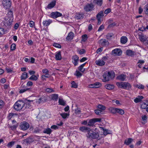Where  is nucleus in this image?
Returning <instances> with one entry per match:
<instances>
[{"instance_id": "nucleus-4", "label": "nucleus", "mask_w": 148, "mask_h": 148, "mask_svg": "<svg viewBox=\"0 0 148 148\" xmlns=\"http://www.w3.org/2000/svg\"><path fill=\"white\" fill-rule=\"evenodd\" d=\"M116 85L119 88L126 90H129L131 87V84L127 82H117Z\"/></svg>"}, {"instance_id": "nucleus-2", "label": "nucleus", "mask_w": 148, "mask_h": 148, "mask_svg": "<svg viewBox=\"0 0 148 148\" xmlns=\"http://www.w3.org/2000/svg\"><path fill=\"white\" fill-rule=\"evenodd\" d=\"M13 15L12 12L10 10L9 11L7 15L5 16L1 25L7 29H10L13 20Z\"/></svg>"}, {"instance_id": "nucleus-35", "label": "nucleus", "mask_w": 148, "mask_h": 148, "mask_svg": "<svg viewBox=\"0 0 148 148\" xmlns=\"http://www.w3.org/2000/svg\"><path fill=\"white\" fill-rule=\"evenodd\" d=\"M51 132V130L49 128H47L45 130L43 131V132L44 133H46L47 134H50Z\"/></svg>"}, {"instance_id": "nucleus-55", "label": "nucleus", "mask_w": 148, "mask_h": 148, "mask_svg": "<svg viewBox=\"0 0 148 148\" xmlns=\"http://www.w3.org/2000/svg\"><path fill=\"white\" fill-rule=\"evenodd\" d=\"M53 45L54 47L58 48H61V45L57 43H54Z\"/></svg>"}, {"instance_id": "nucleus-22", "label": "nucleus", "mask_w": 148, "mask_h": 148, "mask_svg": "<svg viewBox=\"0 0 148 148\" xmlns=\"http://www.w3.org/2000/svg\"><path fill=\"white\" fill-rule=\"evenodd\" d=\"M62 57L61 54V52L59 51L56 53L55 55V59L56 60H61Z\"/></svg>"}, {"instance_id": "nucleus-40", "label": "nucleus", "mask_w": 148, "mask_h": 148, "mask_svg": "<svg viewBox=\"0 0 148 148\" xmlns=\"http://www.w3.org/2000/svg\"><path fill=\"white\" fill-rule=\"evenodd\" d=\"M30 89V88H20L19 93H23L27 90H28Z\"/></svg>"}, {"instance_id": "nucleus-43", "label": "nucleus", "mask_w": 148, "mask_h": 148, "mask_svg": "<svg viewBox=\"0 0 148 148\" xmlns=\"http://www.w3.org/2000/svg\"><path fill=\"white\" fill-rule=\"evenodd\" d=\"M113 35L114 34L112 33H108L106 35V38L108 40H110Z\"/></svg>"}, {"instance_id": "nucleus-61", "label": "nucleus", "mask_w": 148, "mask_h": 148, "mask_svg": "<svg viewBox=\"0 0 148 148\" xmlns=\"http://www.w3.org/2000/svg\"><path fill=\"white\" fill-rule=\"evenodd\" d=\"M4 33V30L2 28H0V36Z\"/></svg>"}, {"instance_id": "nucleus-53", "label": "nucleus", "mask_w": 148, "mask_h": 148, "mask_svg": "<svg viewBox=\"0 0 148 148\" xmlns=\"http://www.w3.org/2000/svg\"><path fill=\"white\" fill-rule=\"evenodd\" d=\"M82 40L84 41H85L87 39V35L86 34H84L82 36Z\"/></svg>"}, {"instance_id": "nucleus-14", "label": "nucleus", "mask_w": 148, "mask_h": 148, "mask_svg": "<svg viewBox=\"0 0 148 148\" xmlns=\"http://www.w3.org/2000/svg\"><path fill=\"white\" fill-rule=\"evenodd\" d=\"M148 107V100L143 102L140 105V107L143 109H146Z\"/></svg>"}, {"instance_id": "nucleus-44", "label": "nucleus", "mask_w": 148, "mask_h": 148, "mask_svg": "<svg viewBox=\"0 0 148 148\" xmlns=\"http://www.w3.org/2000/svg\"><path fill=\"white\" fill-rule=\"evenodd\" d=\"M133 139H125L124 143L126 145H128L130 144L132 141Z\"/></svg>"}, {"instance_id": "nucleus-58", "label": "nucleus", "mask_w": 148, "mask_h": 148, "mask_svg": "<svg viewBox=\"0 0 148 148\" xmlns=\"http://www.w3.org/2000/svg\"><path fill=\"white\" fill-rule=\"evenodd\" d=\"M29 26L31 27H32L35 26V24L34 22L32 21H31L29 22Z\"/></svg>"}, {"instance_id": "nucleus-64", "label": "nucleus", "mask_w": 148, "mask_h": 148, "mask_svg": "<svg viewBox=\"0 0 148 148\" xmlns=\"http://www.w3.org/2000/svg\"><path fill=\"white\" fill-rule=\"evenodd\" d=\"M58 127L57 126V125H53L51 126V128L52 129H53L54 130H56V129H58Z\"/></svg>"}, {"instance_id": "nucleus-3", "label": "nucleus", "mask_w": 148, "mask_h": 148, "mask_svg": "<svg viewBox=\"0 0 148 148\" xmlns=\"http://www.w3.org/2000/svg\"><path fill=\"white\" fill-rule=\"evenodd\" d=\"M115 76V73L113 71L105 72L103 75V81L106 82L108 81L111 79L114 78Z\"/></svg>"}, {"instance_id": "nucleus-50", "label": "nucleus", "mask_w": 148, "mask_h": 148, "mask_svg": "<svg viewBox=\"0 0 148 148\" xmlns=\"http://www.w3.org/2000/svg\"><path fill=\"white\" fill-rule=\"evenodd\" d=\"M14 115V114L13 113H10L9 114L8 116V120H10Z\"/></svg>"}, {"instance_id": "nucleus-28", "label": "nucleus", "mask_w": 148, "mask_h": 148, "mask_svg": "<svg viewBox=\"0 0 148 148\" xmlns=\"http://www.w3.org/2000/svg\"><path fill=\"white\" fill-rule=\"evenodd\" d=\"M60 115L63 119H66V118H68L69 114V113L64 112L61 113Z\"/></svg>"}, {"instance_id": "nucleus-20", "label": "nucleus", "mask_w": 148, "mask_h": 148, "mask_svg": "<svg viewBox=\"0 0 148 148\" xmlns=\"http://www.w3.org/2000/svg\"><path fill=\"white\" fill-rule=\"evenodd\" d=\"M56 1L54 0L52 2L49 4L47 6V8L49 9H51L53 8L56 5Z\"/></svg>"}, {"instance_id": "nucleus-1", "label": "nucleus", "mask_w": 148, "mask_h": 148, "mask_svg": "<svg viewBox=\"0 0 148 148\" xmlns=\"http://www.w3.org/2000/svg\"><path fill=\"white\" fill-rule=\"evenodd\" d=\"M79 130L83 132L86 133L88 138L91 139H97L99 137V134L97 132H94L90 128L86 126H82L79 127Z\"/></svg>"}, {"instance_id": "nucleus-33", "label": "nucleus", "mask_w": 148, "mask_h": 148, "mask_svg": "<svg viewBox=\"0 0 148 148\" xmlns=\"http://www.w3.org/2000/svg\"><path fill=\"white\" fill-rule=\"evenodd\" d=\"M95 123L94 119H91L88 121L87 125L90 126H93Z\"/></svg>"}, {"instance_id": "nucleus-17", "label": "nucleus", "mask_w": 148, "mask_h": 148, "mask_svg": "<svg viewBox=\"0 0 148 148\" xmlns=\"http://www.w3.org/2000/svg\"><path fill=\"white\" fill-rule=\"evenodd\" d=\"M138 38L140 41L143 42L145 41L147 39V38L146 36H145L143 34H139Z\"/></svg>"}, {"instance_id": "nucleus-60", "label": "nucleus", "mask_w": 148, "mask_h": 148, "mask_svg": "<svg viewBox=\"0 0 148 148\" xmlns=\"http://www.w3.org/2000/svg\"><path fill=\"white\" fill-rule=\"evenodd\" d=\"M82 74L79 71L77 70L76 72V75L77 77H80L82 76Z\"/></svg>"}, {"instance_id": "nucleus-54", "label": "nucleus", "mask_w": 148, "mask_h": 148, "mask_svg": "<svg viewBox=\"0 0 148 148\" xmlns=\"http://www.w3.org/2000/svg\"><path fill=\"white\" fill-rule=\"evenodd\" d=\"M14 141H11L8 143L7 144V146L9 147H11L14 145Z\"/></svg>"}, {"instance_id": "nucleus-16", "label": "nucleus", "mask_w": 148, "mask_h": 148, "mask_svg": "<svg viewBox=\"0 0 148 148\" xmlns=\"http://www.w3.org/2000/svg\"><path fill=\"white\" fill-rule=\"evenodd\" d=\"M95 63L98 66H102L105 64V62L104 61H103V60L101 59L96 60Z\"/></svg>"}, {"instance_id": "nucleus-15", "label": "nucleus", "mask_w": 148, "mask_h": 148, "mask_svg": "<svg viewBox=\"0 0 148 148\" xmlns=\"http://www.w3.org/2000/svg\"><path fill=\"white\" fill-rule=\"evenodd\" d=\"M46 97L45 96H42L37 101V103H42L46 101Z\"/></svg>"}, {"instance_id": "nucleus-11", "label": "nucleus", "mask_w": 148, "mask_h": 148, "mask_svg": "<svg viewBox=\"0 0 148 148\" xmlns=\"http://www.w3.org/2000/svg\"><path fill=\"white\" fill-rule=\"evenodd\" d=\"M62 15V14L61 13L58 12H53L51 13V17L54 18L61 16Z\"/></svg>"}, {"instance_id": "nucleus-30", "label": "nucleus", "mask_w": 148, "mask_h": 148, "mask_svg": "<svg viewBox=\"0 0 148 148\" xmlns=\"http://www.w3.org/2000/svg\"><path fill=\"white\" fill-rule=\"evenodd\" d=\"M117 108L114 107H110L109 108V111L112 113L115 114H116V110Z\"/></svg>"}, {"instance_id": "nucleus-9", "label": "nucleus", "mask_w": 148, "mask_h": 148, "mask_svg": "<svg viewBox=\"0 0 148 148\" xmlns=\"http://www.w3.org/2000/svg\"><path fill=\"white\" fill-rule=\"evenodd\" d=\"M94 5L92 4H87L84 7V10L86 12H89L93 10Z\"/></svg>"}, {"instance_id": "nucleus-52", "label": "nucleus", "mask_w": 148, "mask_h": 148, "mask_svg": "<svg viewBox=\"0 0 148 148\" xmlns=\"http://www.w3.org/2000/svg\"><path fill=\"white\" fill-rule=\"evenodd\" d=\"M94 84L95 88H98L101 86V84L99 82H96Z\"/></svg>"}, {"instance_id": "nucleus-36", "label": "nucleus", "mask_w": 148, "mask_h": 148, "mask_svg": "<svg viewBox=\"0 0 148 148\" xmlns=\"http://www.w3.org/2000/svg\"><path fill=\"white\" fill-rule=\"evenodd\" d=\"M58 98V95L56 94H53L51 95V99L53 100L57 101Z\"/></svg>"}, {"instance_id": "nucleus-10", "label": "nucleus", "mask_w": 148, "mask_h": 148, "mask_svg": "<svg viewBox=\"0 0 148 148\" xmlns=\"http://www.w3.org/2000/svg\"><path fill=\"white\" fill-rule=\"evenodd\" d=\"M122 53L121 50L118 48L115 49L112 51V54L114 56H120L121 55Z\"/></svg>"}, {"instance_id": "nucleus-19", "label": "nucleus", "mask_w": 148, "mask_h": 148, "mask_svg": "<svg viewBox=\"0 0 148 148\" xmlns=\"http://www.w3.org/2000/svg\"><path fill=\"white\" fill-rule=\"evenodd\" d=\"M126 75L124 74H121L118 76L117 78L118 79L122 81L125 80L126 78Z\"/></svg>"}, {"instance_id": "nucleus-6", "label": "nucleus", "mask_w": 148, "mask_h": 148, "mask_svg": "<svg viewBox=\"0 0 148 148\" xmlns=\"http://www.w3.org/2000/svg\"><path fill=\"white\" fill-rule=\"evenodd\" d=\"M2 4L3 7L6 9H9L11 5V0H2Z\"/></svg>"}, {"instance_id": "nucleus-8", "label": "nucleus", "mask_w": 148, "mask_h": 148, "mask_svg": "<svg viewBox=\"0 0 148 148\" xmlns=\"http://www.w3.org/2000/svg\"><path fill=\"white\" fill-rule=\"evenodd\" d=\"M20 127L21 130H25L29 128V125L27 122L24 121L21 123Z\"/></svg>"}, {"instance_id": "nucleus-21", "label": "nucleus", "mask_w": 148, "mask_h": 148, "mask_svg": "<svg viewBox=\"0 0 148 148\" xmlns=\"http://www.w3.org/2000/svg\"><path fill=\"white\" fill-rule=\"evenodd\" d=\"M74 36V34L73 33L71 32L68 34L66 37V39L68 40H71L73 38Z\"/></svg>"}, {"instance_id": "nucleus-48", "label": "nucleus", "mask_w": 148, "mask_h": 148, "mask_svg": "<svg viewBox=\"0 0 148 148\" xmlns=\"http://www.w3.org/2000/svg\"><path fill=\"white\" fill-rule=\"evenodd\" d=\"M144 11L145 14L148 15V5L145 6Z\"/></svg>"}, {"instance_id": "nucleus-24", "label": "nucleus", "mask_w": 148, "mask_h": 148, "mask_svg": "<svg viewBox=\"0 0 148 148\" xmlns=\"http://www.w3.org/2000/svg\"><path fill=\"white\" fill-rule=\"evenodd\" d=\"M127 41V38L126 36H123L121 38V43L125 44L126 43Z\"/></svg>"}, {"instance_id": "nucleus-47", "label": "nucleus", "mask_w": 148, "mask_h": 148, "mask_svg": "<svg viewBox=\"0 0 148 148\" xmlns=\"http://www.w3.org/2000/svg\"><path fill=\"white\" fill-rule=\"evenodd\" d=\"M142 120L144 121V123H143L145 124L146 122V120L147 119V117L145 115L142 116Z\"/></svg>"}, {"instance_id": "nucleus-41", "label": "nucleus", "mask_w": 148, "mask_h": 148, "mask_svg": "<svg viewBox=\"0 0 148 148\" xmlns=\"http://www.w3.org/2000/svg\"><path fill=\"white\" fill-rule=\"evenodd\" d=\"M98 107L99 109L101 110L102 111L103 110H105L106 108L105 106L101 104H99L98 106Z\"/></svg>"}, {"instance_id": "nucleus-32", "label": "nucleus", "mask_w": 148, "mask_h": 148, "mask_svg": "<svg viewBox=\"0 0 148 148\" xmlns=\"http://www.w3.org/2000/svg\"><path fill=\"white\" fill-rule=\"evenodd\" d=\"M116 113H118L122 115L124 114V111L122 109L117 108Z\"/></svg>"}, {"instance_id": "nucleus-18", "label": "nucleus", "mask_w": 148, "mask_h": 148, "mask_svg": "<svg viewBox=\"0 0 148 148\" xmlns=\"http://www.w3.org/2000/svg\"><path fill=\"white\" fill-rule=\"evenodd\" d=\"M84 17V14L82 13L76 14L75 16V18L79 20L82 19Z\"/></svg>"}, {"instance_id": "nucleus-63", "label": "nucleus", "mask_w": 148, "mask_h": 148, "mask_svg": "<svg viewBox=\"0 0 148 148\" xmlns=\"http://www.w3.org/2000/svg\"><path fill=\"white\" fill-rule=\"evenodd\" d=\"M111 11V10L110 8H108L106 10L104 11V13L105 14H108L110 13Z\"/></svg>"}, {"instance_id": "nucleus-27", "label": "nucleus", "mask_w": 148, "mask_h": 148, "mask_svg": "<svg viewBox=\"0 0 148 148\" xmlns=\"http://www.w3.org/2000/svg\"><path fill=\"white\" fill-rule=\"evenodd\" d=\"M134 52L130 49L127 50L126 51V54L129 56H132L134 55Z\"/></svg>"}, {"instance_id": "nucleus-59", "label": "nucleus", "mask_w": 148, "mask_h": 148, "mask_svg": "<svg viewBox=\"0 0 148 148\" xmlns=\"http://www.w3.org/2000/svg\"><path fill=\"white\" fill-rule=\"evenodd\" d=\"M104 29V26L103 25H101L99 27V28L98 30V31L100 32V31H101Z\"/></svg>"}, {"instance_id": "nucleus-37", "label": "nucleus", "mask_w": 148, "mask_h": 148, "mask_svg": "<svg viewBox=\"0 0 148 148\" xmlns=\"http://www.w3.org/2000/svg\"><path fill=\"white\" fill-rule=\"evenodd\" d=\"M30 80L36 81L38 79V77L34 75H32L29 78Z\"/></svg>"}, {"instance_id": "nucleus-49", "label": "nucleus", "mask_w": 148, "mask_h": 148, "mask_svg": "<svg viewBox=\"0 0 148 148\" xmlns=\"http://www.w3.org/2000/svg\"><path fill=\"white\" fill-rule=\"evenodd\" d=\"M16 48V45L15 44H12L10 47L11 50L13 51Z\"/></svg>"}, {"instance_id": "nucleus-13", "label": "nucleus", "mask_w": 148, "mask_h": 148, "mask_svg": "<svg viewBox=\"0 0 148 148\" xmlns=\"http://www.w3.org/2000/svg\"><path fill=\"white\" fill-rule=\"evenodd\" d=\"M108 43V41L105 39H101L99 41L100 45L102 46H105Z\"/></svg>"}, {"instance_id": "nucleus-51", "label": "nucleus", "mask_w": 148, "mask_h": 148, "mask_svg": "<svg viewBox=\"0 0 148 148\" xmlns=\"http://www.w3.org/2000/svg\"><path fill=\"white\" fill-rule=\"evenodd\" d=\"M136 87L140 89H143L144 88V86L142 84L137 85Z\"/></svg>"}, {"instance_id": "nucleus-39", "label": "nucleus", "mask_w": 148, "mask_h": 148, "mask_svg": "<svg viewBox=\"0 0 148 148\" xmlns=\"http://www.w3.org/2000/svg\"><path fill=\"white\" fill-rule=\"evenodd\" d=\"M58 102L59 104L62 106H64L66 104L65 102L63 99L60 98L59 99Z\"/></svg>"}, {"instance_id": "nucleus-62", "label": "nucleus", "mask_w": 148, "mask_h": 148, "mask_svg": "<svg viewBox=\"0 0 148 148\" xmlns=\"http://www.w3.org/2000/svg\"><path fill=\"white\" fill-rule=\"evenodd\" d=\"M85 52V50L84 49H81L79 51V53L80 54H82Z\"/></svg>"}, {"instance_id": "nucleus-25", "label": "nucleus", "mask_w": 148, "mask_h": 148, "mask_svg": "<svg viewBox=\"0 0 148 148\" xmlns=\"http://www.w3.org/2000/svg\"><path fill=\"white\" fill-rule=\"evenodd\" d=\"M86 63H84L83 64L81 65L78 68V70L80 71L81 72L83 73L85 71V69L83 67L85 65Z\"/></svg>"}, {"instance_id": "nucleus-12", "label": "nucleus", "mask_w": 148, "mask_h": 148, "mask_svg": "<svg viewBox=\"0 0 148 148\" xmlns=\"http://www.w3.org/2000/svg\"><path fill=\"white\" fill-rule=\"evenodd\" d=\"M72 62L74 65H77L79 61V57L76 55L73 56L72 57Z\"/></svg>"}, {"instance_id": "nucleus-23", "label": "nucleus", "mask_w": 148, "mask_h": 148, "mask_svg": "<svg viewBox=\"0 0 148 148\" xmlns=\"http://www.w3.org/2000/svg\"><path fill=\"white\" fill-rule=\"evenodd\" d=\"M143 98V97L142 96H138V97L134 100V102L136 103H138L140 102Z\"/></svg>"}, {"instance_id": "nucleus-5", "label": "nucleus", "mask_w": 148, "mask_h": 148, "mask_svg": "<svg viewBox=\"0 0 148 148\" xmlns=\"http://www.w3.org/2000/svg\"><path fill=\"white\" fill-rule=\"evenodd\" d=\"M25 103L23 101H17L14 104V108L16 110L19 111L22 109Z\"/></svg>"}, {"instance_id": "nucleus-45", "label": "nucleus", "mask_w": 148, "mask_h": 148, "mask_svg": "<svg viewBox=\"0 0 148 148\" xmlns=\"http://www.w3.org/2000/svg\"><path fill=\"white\" fill-rule=\"evenodd\" d=\"M45 91L46 92L48 93H51L54 92L53 89L49 88H46L45 89Z\"/></svg>"}, {"instance_id": "nucleus-34", "label": "nucleus", "mask_w": 148, "mask_h": 148, "mask_svg": "<svg viewBox=\"0 0 148 148\" xmlns=\"http://www.w3.org/2000/svg\"><path fill=\"white\" fill-rule=\"evenodd\" d=\"M105 88L107 89L110 90L114 88V86L112 84H107L105 86Z\"/></svg>"}, {"instance_id": "nucleus-38", "label": "nucleus", "mask_w": 148, "mask_h": 148, "mask_svg": "<svg viewBox=\"0 0 148 148\" xmlns=\"http://www.w3.org/2000/svg\"><path fill=\"white\" fill-rule=\"evenodd\" d=\"M23 141V143L25 145H28V144H30L33 141L29 140V139H24Z\"/></svg>"}, {"instance_id": "nucleus-46", "label": "nucleus", "mask_w": 148, "mask_h": 148, "mask_svg": "<svg viewBox=\"0 0 148 148\" xmlns=\"http://www.w3.org/2000/svg\"><path fill=\"white\" fill-rule=\"evenodd\" d=\"M95 113L97 115H100L102 114V111L99 109L96 110L95 111Z\"/></svg>"}, {"instance_id": "nucleus-26", "label": "nucleus", "mask_w": 148, "mask_h": 148, "mask_svg": "<svg viewBox=\"0 0 148 148\" xmlns=\"http://www.w3.org/2000/svg\"><path fill=\"white\" fill-rule=\"evenodd\" d=\"M51 22V21L50 19L44 21L43 22V24L44 26H48L50 25Z\"/></svg>"}, {"instance_id": "nucleus-42", "label": "nucleus", "mask_w": 148, "mask_h": 148, "mask_svg": "<svg viewBox=\"0 0 148 148\" xmlns=\"http://www.w3.org/2000/svg\"><path fill=\"white\" fill-rule=\"evenodd\" d=\"M144 62L143 60H139L138 62V67L141 68L142 67V64L144 63Z\"/></svg>"}, {"instance_id": "nucleus-7", "label": "nucleus", "mask_w": 148, "mask_h": 148, "mask_svg": "<svg viewBox=\"0 0 148 148\" xmlns=\"http://www.w3.org/2000/svg\"><path fill=\"white\" fill-rule=\"evenodd\" d=\"M104 12L103 11H101L99 12L96 15V18L98 21V25H100L101 19L104 16Z\"/></svg>"}, {"instance_id": "nucleus-56", "label": "nucleus", "mask_w": 148, "mask_h": 148, "mask_svg": "<svg viewBox=\"0 0 148 148\" xmlns=\"http://www.w3.org/2000/svg\"><path fill=\"white\" fill-rule=\"evenodd\" d=\"M116 25V23L115 22L110 24L108 25V28H111L114 27Z\"/></svg>"}, {"instance_id": "nucleus-31", "label": "nucleus", "mask_w": 148, "mask_h": 148, "mask_svg": "<svg viewBox=\"0 0 148 148\" xmlns=\"http://www.w3.org/2000/svg\"><path fill=\"white\" fill-rule=\"evenodd\" d=\"M27 77V74L26 72H24L21 76V79H25Z\"/></svg>"}, {"instance_id": "nucleus-57", "label": "nucleus", "mask_w": 148, "mask_h": 148, "mask_svg": "<svg viewBox=\"0 0 148 148\" xmlns=\"http://www.w3.org/2000/svg\"><path fill=\"white\" fill-rule=\"evenodd\" d=\"M72 87L76 88L77 87V85L75 83V82L72 81L71 83Z\"/></svg>"}, {"instance_id": "nucleus-29", "label": "nucleus", "mask_w": 148, "mask_h": 148, "mask_svg": "<svg viewBox=\"0 0 148 148\" xmlns=\"http://www.w3.org/2000/svg\"><path fill=\"white\" fill-rule=\"evenodd\" d=\"M94 3L99 6H101L103 3V0H94Z\"/></svg>"}]
</instances>
